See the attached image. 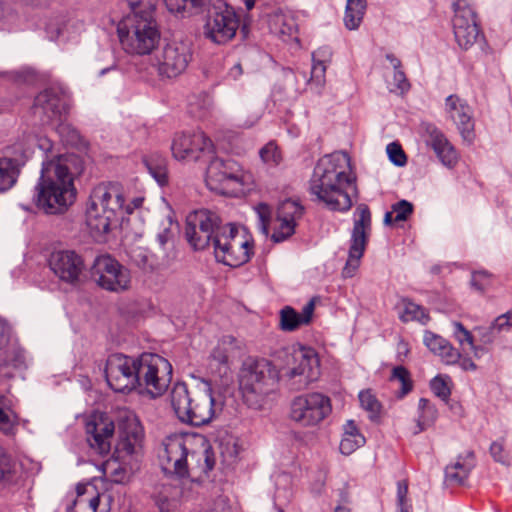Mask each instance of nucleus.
Instances as JSON below:
<instances>
[{
	"label": "nucleus",
	"mask_w": 512,
	"mask_h": 512,
	"mask_svg": "<svg viewBox=\"0 0 512 512\" xmlns=\"http://www.w3.org/2000/svg\"><path fill=\"white\" fill-rule=\"evenodd\" d=\"M314 309L313 300L309 301L300 313L290 306H285L280 311V328L283 331L291 332L303 325H308L312 320Z\"/></svg>",
	"instance_id": "obj_26"
},
{
	"label": "nucleus",
	"mask_w": 512,
	"mask_h": 512,
	"mask_svg": "<svg viewBox=\"0 0 512 512\" xmlns=\"http://www.w3.org/2000/svg\"><path fill=\"white\" fill-rule=\"evenodd\" d=\"M453 336L458 341L459 345L465 350L468 346L470 350L474 351L475 356H478L477 348L474 345L473 336L469 330H467L462 323L453 322Z\"/></svg>",
	"instance_id": "obj_41"
},
{
	"label": "nucleus",
	"mask_w": 512,
	"mask_h": 512,
	"mask_svg": "<svg viewBox=\"0 0 512 512\" xmlns=\"http://www.w3.org/2000/svg\"><path fill=\"white\" fill-rule=\"evenodd\" d=\"M418 410L419 415L416 420L417 429L414 431V434L425 431L434 425L438 417V410L436 406L426 398L419 399Z\"/></svg>",
	"instance_id": "obj_34"
},
{
	"label": "nucleus",
	"mask_w": 512,
	"mask_h": 512,
	"mask_svg": "<svg viewBox=\"0 0 512 512\" xmlns=\"http://www.w3.org/2000/svg\"><path fill=\"white\" fill-rule=\"evenodd\" d=\"M277 226L274 229V232L271 236L272 240L275 243L283 242L292 236L295 232L296 224L286 219H277Z\"/></svg>",
	"instance_id": "obj_47"
},
{
	"label": "nucleus",
	"mask_w": 512,
	"mask_h": 512,
	"mask_svg": "<svg viewBox=\"0 0 512 512\" xmlns=\"http://www.w3.org/2000/svg\"><path fill=\"white\" fill-rule=\"evenodd\" d=\"M251 181V174L231 158L212 157L206 169L207 187L222 195L238 197L245 193Z\"/></svg>",
	"instance_id": "obj_8"
},
{
	"label": "nucleus",
	"mask_w": 512,
	"mask_h": 512,
	"mask_svg": "<svg viewBox=\"0 0 512 512\" xmlns=\"http://www.w3.org/2000/svg\"><path fill=\"white\" fill-rule=\"evenodd\" d=\"M365 444V437L362 434L346 435L343 434L340 442V452L344 455H350L355 450Z\"/></svg>",
	"instance_id": "obj_46"
},
{
	"label": "nucleus",
	"mask_w": 512,
	"mask_h": 512,
	"mask_svg": "<svg viewBox=\"0 0 512 512\" xmlns=\"http://www.w3.org/2000/svg\"><path fill=\"white\" fill-rule=\"evenodd\" d=\"M401 306L402 311L399 314V318L404 323L417 321L422 325H426L431 319L427 309L408 298L401 299Z\"/></svg>",
	"instance_id": "obj_32"
},
{
	"label": "nucleus",
	"mask_w": 512,
	"mask_h": 512,
	"mask_svg": "<svg viewBox=\"0 0 512 512\" xmlns=\"http://www.w3.org/2000/svg\"><path fill=\"white\" fill-rule=\"evenodd\" d=\"M446 341L447 340L445 338L434 332L428 330L424 332L423 343L435 355L440 351L442 345H444Z\"/></svg>",
	"instance_id": "obj_53"
},
{
	"label": "nucleus",
	"mask_w": 512,
	"mask_h": 512,
	"mask_svg": "<svg viewBox=\"0 0 512 512\" xmlns=\"http://www.w3.org/2000/svg\"><path fill=\"white\" fill-rule=\"evenodd\" d=\"M204 26L205 36L217 44L234 38L239 28V17L233 7L222 0L213 1Z\"/></svg>",
	"instance_id": "obj_13"
},
{
	"label": "nucleus",
	"mask_w": 512,
	"mask_h": 512,
	"mask_svg": "<svg viewBox=\"0 0 512 512\" xmlns=\"http://www.w3.org/2000/svg\"><path fill=\"white\" fill-rule=\"evenodd\" d=\"M15 463L11 456L0 451V483H8L14 475Z\"/></svg>",
	"instance_id": "obj_49"
},
{
	"label": "nucleus",
	"mask_w": 512,
	"mask_h": 512,
	"mask_svg": "<svg viewBox=\"0 0 512 512\" xmlns=\"http://www.w3.org/2000/svg\"><path fill=\"white\" fill-rule=\"evenodd\" d=\"M133 15L129 16L124 26H119L118 35L123 49L129 54H150L159 43L160 32L152 12L141 11L139 3H130Z\"/></svg>",
	"instance_id": "obj_7"
},
{
	"label": "nucleus",
	"mask_w": 512,
	"mask_h": 512,
	"mask_svg": "<svg viewBox=\"0 0 512 512\" xmlns=\"http://www.w3.org/2000/svg\"><path fill=\"white\" fill-rule=\"evenodd\" d=\"M358 398L361 407L369 413V418L377 419L381 411V404L371 390L360 391Z\"/></svg>",
	"instance_id": "obj_39"
},
{
	"label": "nucleus",
	"mask_w": 512,
	"mask_h": 512,
	"mask_svg": "<svg viewBox=\"0 0 512 512\" xmlns=\"http://www.w3.org/2000/svg\"><path fill=\"white\" fill-rule=\"evenodd\" d=\"M29 147H38L41 151L45 153V158L43 162L47 159H52L54 156H61V154H53V143L46 136L40 135H32L29 137ZM63 158L68 161V158L65 155H62Z\"/></svg>",
	"instance_id": "obj_44"
},
{
	"label": "nucleus",
	"mask_w": 512,
	"mask_h": 512,
	"mask_svg": "<svg viewBox=\"0 0 512 512\" xmlns=\"http://www.w3.org/2000/svg\"><path fill=\"white\" fill-rule=\"evenodd\" d=\"M19 170L12 158H0V193L11 189L17 181Z\"/></svg>",
	"instance_id": "obj_35"
},
{
	"label": "nucleus",
	"mask_w": 512,
	"mask_h": 512,
	"mask_svg": "<svg viewBox=\"0 0 512 512\" xmlns=\"http://www.w3.org/2000/svg\"><path fill=\"white\" fill-rule=\"evenodd\" d=\"M108 385L116 392H130L138 387L157 397L162 395L172 378L168 360L154 353H142L135 358L121 353L108 357L105 367Z\"/></svg>",
	"instance_id": "obj_1"
},
{
	"label": "nucleus",
	"mask_w": 512,
	"mask_h": 512,
	"mask_svg": "<svg viewBox=\"0 0 512 512\" xmlns=\"http://www.w3.org/2000/svg\"><path fill=\"white\" fill-rule=\"evenodd\" d=\"M413 213V204L407 200H400L392 206L391 212H386L384 216L385 224L406 221Z\"/></svg>",
	"instance_id": "obj_36"
},
{
	"label": "nucleus",
	"mask_w": 512,
	"mask_h": 512,
	"mask_svg": "<svg viewBox=\"0 0 512 512\" xmlns=\"http://www.w3.org/2000/svg\"><path fill=\"white\" fill-rule=\"evenodd\" d=\"M332 411L331 400L319 392H310L295 397L290 405V417L304 427L321 423Z\"/></svg>",
	"instance_id": "obj_14"
},
{
	"label": "nucleus",
	"mask_w": 512,
	"mask_h": 512,
	"mask_svg": "<svg viewBox=\"0 0 512 512\" xmlns=\"http://www.w3.org/2000/svg\"><path fill=\"white\" fill-rule=\"evenodd\" d=\"M143 428L135 419H128L120 431L119 441L114 454L121 459L126 457H137L142 451Z\"/></svg>",
	"instance_id": "obj_23"
},
{
	"label": "nucleus",
	"mask_w": 512,
	"mask_h": 512,
	"mask_svg": "<svg viewBox=\"0 0 512 512\" xmlns=\"http://www.w3.org/2000/svg\"><path fill=\"white\" fill-rule=\"evenodd\" d=\"M171 151L177 160L196 161L202 156H212L214 145L202 131L176 134L173 138Z\"/></svg>",
	"instance_id": "obj_19"
},
{
	"label": "nucleus",
	"mask_w": 512,
	"mask_h": 512,
	"mask_svg": "<svg viewBox=\"0 0 512 512\" xmlns=\"http://www.w3.org/2000/svg\"><path fill=\"white\" fill-rule=\"evenodd\" d=\"M48 265L56 277L71 285L80 282L86 268L83 257L74 250L53 251Z\"/></svg>",
	"instance_id": "obj_20"
},
{
	"label": "nucleus",
	"mask_w": 512,
	"mask_h": 512,
	"mask_svg": "<svg viewBox=\"0 0 512 512\" xmlns=\"http://www.w3.org/2000/svg\"><path fill=\"white\" fill-rule=\"evenodd\" d=\"M113 432L114 424L111 421H89L86 424L87 441L90 447L101 455L110 451V439Z\"/></svg>",
	"instance_id": "obj_25"
},
{
	"label": "nucleus",
	"mask_w": 512,
	"mask_h": 512,
	"mask_svg": "<svg viewBox=\"0 0 512 512\" xmlns=\"http://www.w3.org/2000/svg\"><path fill=\"white\" fill-rule=\"evenodd\" d=\"M275 383V371L268 360H249L243 364L239 386L249 407H261L264 397L273 390Z\"/></svg>",
	"instance_id": "obj_9"
},
{
	"label": "nucleus",
	"mask_w": 512,
	"mask_h": 512,
	"mask_svg": "<svg viewBox=\"0 0 512 512\" xmlns=\"http://www.w3.org/2000/svg\"><path fill=\"white\" fill-rule=\"evenodd\" d=\"M213 248L216 260L230 267L247 263L254 254L251 236L231 223L215 235Z\"/></svg>",
	"instance_id": "obj_10"
},
{
	"label": "nucleus",
	"mask_w": 512,
	"mask_h": 512,
	"mask_svg": "<svg viewBox=\"0 0 512 512\" xmlns=\"http://www.w3.org/2000/svg\"><path fill=\"white\" fill-rule=\"evenodd\" d=\"M11 405V400L0 394V431L6 435L14 434L19 424V417L12 410Z\"/></svg>",
	"instance_id": "obj_33"
},
{
	"label": "nucleus",
	"mask_w": 512,
	"mask_h": 512,
	"mask_svg": "<svg viewBox=\"0 0 512 512\" xmlns=\"http://www.w3.org/2000/svg\"><path fill=\"white\" fill-rule=\"evenodd\" d=\"M99 492L91 484H78L76 498L67 507V512H99Z\"/></svg>",
	"instance_id": "obj_27"
},
{
	"label": "nucleus",
	"mask_w": 512,
	"mask_h": 512,
	"mask_svg": "<svg viewBox=\"0 0 512 512\" xmlns=\"http://www.w3.org/2000/svg\"><path fill=\"white\" fill-rule=\"evenodd\" d=\"M10 337L9 325L0 318V349L8 342Z\"/></svg>",
	"instance_id": "obj_64"
},
{
	"label": "nucleus",
	"mask_w": 512,
	"mask_h": 512,
	"mask_svg": "<svg viewBox=\"0 0 512 512\" xmlns=\"http://www.w3.org/2000/svg\"><path fill=\"white\" fill-rule=\"evenodd\" d=\"M240 452V446L236 438L228 436L219 441V453L223 462L232 464L236 461Z\"/></svg>",
	"instance_id": "obj_38"
},
{
	"label": "nucleus",
	"mask_w": 512,
	"mask_h": 512,
	"mask_svg": "<svg viewBox=\"0 0 512 512\" xmlns=\"http://www.w3.org/2000/svg\"><path fill=\"white\" fill-rule=\"evenodd\" d=\"M492 274L488 271L480 270L472 273L471 285L480 293H484L487 288L491 285Z\"/></svg>",
	"instance_id": "obj_50"
},
{
	"label": "nucleus",
	"mask_w": 512,
	"mask_h": 512,
	"mask_svg": "<svg viewBox=\"0 0 512 512\" xmlns=\"http://www.w3.org/2000/svg\"><path fill=\"white\" fill-rule=\"evenodd\" d=\"M425 133L426 144L433 149L440 162L448 168H454L458 163L459 155L445 134L431 124L426 125Z\"/></svg>",
	"instance_id": "obj_24"
},
{
	"label": "nucleus",
	"mask_w": 512,
	"mask_h": 512,
	"mask_svg": "<svg viewBox=\"0 0 512 512\" xmlns=\"http://www.w3.org/2000/svg\"><path fill=\"white\" fill-rule=\"evenodd\" d=\"M123 188L116 182L96 185L87 200L85 223L96 241L104 240L123 214Z\"/></svg>",
	"instance_id": "obj_5"
},
{
	"label": "nucleus",
	"mask_w": 512,
	"mask_h": 512,
	"mask_svg": "<svg viewBox=\"0 0 512 512\" xmlns=\"http://www.w3.org/2000/svg\"><path fill=\"white\" fill-rule=\"evenodd\" d=\"M327 64L313 61L311 69V79L318 84L322 83L325 78Z\"/></svg>",
	"instance_id": "obj_61"
},
{
	"label": "nucleus",
	"mask_w": 512,
	"mask_h": 512,
	"mask_svg": "<svg viewBox=\"0 0 512 512\" xmlns=\"http://www.w3.org/2000/svg\"><path fill=\"white\" fill-rule=\"evenodd\" d=\"M408 482L406 480L397 483V504L410 503L408 499Z\"/></svg>",
	"instance_id": "obj_63"
},
{
	"label": "nucleus",
	"mask_w": 512,
	"mask_h": 512,
	"mask_svg": "<svg viewBox=\"0 0 512 512\" xmlns=\"http://www.w3.org/2000/svg\"><path fill=\"white\" fill-rule=\"evenodd\" d=\"M56 132L61 138V141L70 146H76L81 141L79 132L69 123L61 122L56 127Z\"/></svg>",
	"instance_id": "obj_43"
},
{
	"label": "nucleus",
	"mask_w": 512,
	"mask_h": 512,
	"mask_svg": "<svg viewBox=\"0 0 512 512\" xmlns=\"http://www.w3.org/2000/svg\"><path fill=\"white\" fill-rule=\"evenodd\" d=\"M410 89V83L406 78L405 73L400 69L394 70L393 75V88L391 91L405 93Z\"/></svg>",
	"instance_id": "obj_57"
},
{
	"label": "nucleus",
	"mask_w": 512,
	"mask_h": 512,
	"mask_svg": "<svg viewBox=\"0 0 512 512\" xmlns=\"http://www.w3.org/2000/svg\"><path fill=\"white\" fill-rule=\"evenodd\" d=\"M191 44L173 40L166 43L156 54V67L160 77L175 78L182 74L192 59Z\"/></svg>",
	"instance_id": "obj_18"
},
{
	"label": "nucleus",
	"mask_w": 512,
	"mask_h": 512,
	"mask_svg": "<svg viewBox=\"0 0 512 512\" xmlns=\"http://www.w3.org/2000/svg\"><path fill=\"white\" fill-rule=\"evenodd\" d=\"M332 57V51L328 46L318 48L312 53V60L320 63L327 64Z\"/></svg>",
	"instance_id": "obj_62"
},
{
	"label": "nucleus",
	"mask_w": 512,
	"mask_h": 512,
	"mask_svg": "<svg viewBox=\"0 0 512 512\" xmlns=\"http://www.w3.org/2000/svg\"><path fill=\"white\" fill-rule=\"evenodd\" d=\"M261 160L269 165H278L282 159L281 152L275 142L270 141L259 151Z\"/></svg>",
	"instance_id": "obj_48"
},
{
	"label": "nucleus",
	"mask_w": 512,
	"mask_h": 512,
	"mask_svg": "<svg viewBox=\"0 0 512 512\" xmlns=\"http://www.w3.org/2000/svg\"><path fill=\"white\" fill-rule=\"evenodd\" d=\"M304 208L296 201L287 199L281 202L277 208V219H286L296 224L303 215Z\"/></svg>",
	"instance_id": "obj_37"
},
{
	"label": "nucleus",
	"mask_w": 512,
	"mask_h": 512,
	"mask_svg": "<svg viewBox=\"0 0 512 512\" xmlns=\"http://www.w3.org/2000/svg\"><path fill=\"white\" fill-rule=\"evenodd\" d=\"M490 454L496 462L501 464L508 463V456L504 451L503 442L494 441L490 446Z\"/></svg>",
	"instance_id": "obj_58"
},
{
	"label": "nucleus",
	"mask_w": 512,
	"mask_h": 512,
	"mask_svg": "<svg viewBox=\"0 0 512 512\" xmlns=\"http://www.w3.org/2000/svg\"><path fill=\"white\" fill-rule=\"evenodd\" d=\"M35 135L34 132H23V134L17 139L13 145V151L15 154H19L22 157H28L35 147H29V137Z\"/></svg>",
	"instance_id": "obj_54"
},
{
	"label": "nucleus",
	"mask_w": 512,
	"mask_h": 512,
	"mask_svg": "<svg viewBox=\"0 0 512 512\" xmlns=\"http://www.w3.org/2000/svg\"><path fill=\"white\" fill-rule=\"evenodd\" d=\"M63 110L62 97L59 90L47 88L34 99L31 114L34 124L48 125L61 117Z\"/></svg>",
	"instance_id": "obj_21"
},
{
	"label": "nucleus",
	"mask_w": 512,
	"mask_h": 512,
	"mask_svg": "<svg viewBox=\"0 0 512 512\" xmlns=\"http://www.w3.org/2000/svg\"><path fill=\"white\" fill-rule=\"evenodd\" d=\"M91 277L99 287L110 292L121 293L131 287L129 269L110 255L96 257L91 267Z\"/></svg>",
	"instance_id": "obj_16"
},
{
	"label": "nucleus",
	"mask_w": 512,
	"mask_h": 512,
	"mask_svg": "<svg viewBox=\"0 0 512 512\" xmlns=\"http://www.w3.org/2000/svg\"><path fill=\"white\" fill-rule=\"evenodd\" d=\"M224 225L216 212L201 209L190 213L186 219L185 235L195 250L214 245L215 235Z\"/></svg>",
	"instance_id": "obj_15"
},
{
	"label": "nucleus",
	"mask_w": 512,
	"mask_h": 512,
	"mask_svg": "<svg viewBox=\"0 0 512 512\" xmlns=\"http://www.w3.org/2000/svg\"><path fill=\"white\" fill-rule=\"evenodd\" d=\"M350 157L346 152H334L320 158L309 182V191L333 211H348L352 206L347 188L353 179Z\"/></svg>",
	"instance_id": "obj_3"
},
{
	"label": "nucleus",
	"mask_w": 512,
	"mask_h": 512,
	"mask_svg": "<svg viewBox=\"0 0 512 512\" xmlns=\"http://www.w3.org/2000/svg\"><path fill=\"white\" fill-rule=\"evenodd\" d=\"M125 459L115 455L103 464V473L105 477L114 484H124L129 481L132 469L128 467Z\"/></svg>",
	"instance_id": "obj_31"
},
{
	"label": "nucleus",
	"mask_w": 512,
	"mask_h": 512,
	"mask_svg": "<svg viewBox=\"0 0 512 512\" xmlns=\"http://www.w3.org/2000/svg\"><path fill=\"white\" fill-rule=\"evenodd\" d=\"M474 467V452L467 451L464 455H459L455 463L445 468L446 479L455 484L462 485Z\"/></svg>",
	"instance_id": "obj_29"
},
{
	"label": "nucleus",
	"mask_w": 512,
	"mask_h": 512,
	"mask_svg": "<svg viewBox=\"0 0 512 512\" xmlns=\"http://www.w3.org/2000/svg\"><path fill=\"white\" fill-rule=\"evenodd\" d=\"M445 109L449 118L456 125L462 139L472 143L475 138L472 108L457 95H449L445 100Z\"/></svg>",
	"instance_id": "obj_22"
},
{
	"label": "nucleus",
	"mask_w": 512,
	"mask_h": 512,
	"mask_svg": "<svg viewBox=\"0 0 512 512\" xmlns=\"http://www.w3.org/2000/svg\"><path fill=\"white\" fill-rule=\"evenodd\" d=\"M225 341L223 343H219L211 352L210 355V365L214 364L220 370L221 367L226 368L228 363V353L227 349L224 347Z\"/></svg>",
	"instance_id": "obj_52"
},
{
	"label": "nucleus",
	"mask_w": 512,
	"mask_h": 512,
	"mask_svg": "<svg viewBox=\"0 0 512 512\" xmlns=\"http://www.w3.org/2000/svg\"><path fill=\"white\" fill-rule=\"evenodd\" d=\"M76 193L74 179L65 158L54 156L42 162L35 195L39 209L46 214H62L74 203Z\"/></svg>",
	"instance_id": "obj_4"
},
{
	"label": "nucleus",
	"mask_w": 512,
	"mask_h": 512,
	"mask_svg": "<svg viewBox=\"0 0 512 512\" xmlns=\"http://www.w3.org/2000/svg\"><path fill=\"white\" fill-rule=\"evenodd\" d=\"M354 217L348 258L342 270L344 278H351L355 275L365 253L372 230L371 212L368 205L359 204L354 212Z\"/></svg>",
	"instance_id": "obj_11"
},
{
	"label": "nucleus",
	"mask_w": 512,
	"mask_h": 512,
	"mask_svg": "<svg viewBox=\"0 0 512 512\" xmlns=\"http://www.w3.org/2000/svg\"><path fill=\"white\" fill-rule=\"evenodd\" d=\"M162 471L178 479L208 474L215 466L214 453L205 437L173 434L167 436L158 452Z\"/></svg>",
	"instance_id": "obj_2"
},
{
	"label": "nucleus",
	"mask_w": 512,
	"mask_h": 512,
	"mask_svg": "<svg viewBox=\"0 0 512 512\" xmlns=\"http://www.w3.org/2000/svg\"><path fill=\"white\" fill-rule=\"evenodd\" d=\"M450 381L448 375H437L430 381V389L441 400L448 401L451 395Z\"/></svg>",
	"instance_id": "obj_42"
},
{
	"label": "nucleus",
	"mask_w": 512,
	"mask_h": 512,
	"mask_svg": "<svg viewBox=\"0 0 512 512\" xmlns=\"http://www.w3.org/2000/svg\"><path fill=\"white\" fill-rule=\"evenodd\" d=\"M145 163L150 174L159 185L163 186L168 182L166 161L164 158H160L157 163H153V158L151 157L146 159Z\"/></svg>",
	"instance_id": "obj_45"
},
{
	"label": "nucleus",
	"mask_w": 512,
	"mask_h": 512,
	"mask_svg": "<svg viewBox=\"0 0 512 512\" xmlns=\"http://www.w3.org/2000/svg\"><path fill=\"white\" fill-rule=\"evenodd\" d=\"M439 356L447 365H453L459 362L461 354L460 352L452 346L449 341H446L444 345H442L440 351L436 354Z\"/></svg>",
	"instance_id": "obj_51"
},
{
	"label": "nucleus",
	"mask_w": 512,
	"mask_h": 512,
	"mask_svg": "<svg viewBox=\"0 0 512 512\" xmlns=\"http://www.w3.org/2000/svg\"><path fill=\"white\" fill-rule=\"evenodd\" d=\"M364 14L359 13L358 11H349L348 8L345 10V16H344V23L345 26L350 29L354 30L357 29L362 22Z\"/></svg>",
	"instance_id": "obj_59"
},
{
	"label": "nucleus",
	"mask_w": 512,
	"mask_h": 512,
	"mask_svg": "<svg viewBox=\"0 0 512 512\" xmlns=\"http://www.w3.org/2000/svg\"><path fill=\"white\" fill-rule=\"evenodd\" d=\"M255 210L259 217L260 228L263 231V233L267 234L271 218V208L269 205L265 203H259L256 206Z\"/></svg>",
	"instance_id": "obj_56"
},
{
	"label": "nucleus",
	"mask_w": 512,
	"mask_h": 512,
	"mask_svg": "<svg viewBox=\"0 0 512 512\" xmlns=\"http://www.w3.org/2000/svg\"><path fill=\"white\" fill-rule=\"evenodd\" d=\"M390 380L394 381L397 380L401 383L400 391H399V397H404L408 393H410L413 389V381L411 379V374L409 370L402 366H396L393 368Z\"/></svg>",
	"instance_id": "obj_40"
},
{
	"label": "nucleus",
	"mask_w": 512,
	"mask_h": 512,
	"mask_svg": "<svg viewBox=\"0 0 512 512\" xmlns=\"http://www.w3.org/2000/svg\"><path fill=\"white\" fill-rule=\"evenodd\" d=\"M170 401L178 419L193 426L210 423L222 411V404L217 403L207 382L192 388H188L184 382L175 383L170 392Z\"/></svg>",
	"instance_id": "obj_6"
},
{
	"label": "nucleus",
	"mask_w": 512,
	"mask_h": 512,
	"mask_svg": "<svg viewBox=\"0 0 512 512\" xmlns=\"http://www.w3.org/2000/svg\"><path fill=\"white\" fill-rule=\"evenodd\" d=\"M386 151L390 161L396 166H403L406 164L407 157L400 144L395 142L390 143L387 145Z\"/></svg>",
	"instance_id": "obj_55"
},
{
	"label": "nucleus",
	"mask_w": 512,
	"mask_h": 512,
	"mask_svg": "<svg viewBox=\"0 0 512 512\" xmlns=\"http://www.w3.org/2000/svg\"><path fill=\"white\" fill-rule=\"evenodd\" d=\"M269 29L273 34L281 37H296L298 25L294 15L289 11H275L269 15Z\"/></svg>",
	"instance_id": "obj_28"
},
{
	"label": "nucleus",
	"mask_w": 512,
	"mask_h": 512,
	"mask_svg": "<svg viewBox=\"0 0 512 512\" xmlns=\"http://www.w3.org/2000/svg\"><path fill=\"white\" fill-rule=\"evenodd\" d=\"M213 0H164L167 10L182 16L197 15L209 9Z\"/></svg>",
	"instance_id": "obj_30"
},
{
	"label": "nucleus",
	"mask_w": 512,
	"mask_h": 512,
	"mask_svg": "<svg viewBox=\"0 0 512 512\" xmlns=\"http://www.w3.org/2000/svg\"><path fill=\"white\" fill-rule=\"evenodd\" d=\"M99 499V512H110L113 509L115 499L108 489L103 493H99Z\"/></svg>",
	"instance_id": "obj_60"
},
{
	"label": "nucleus",
	"mask_w": 512,
	"mask_h": 512,
	"mask_svg": "<svg viewBox=\"0 0 512 512\" xmlns=\"http://www.w3.org/2000/svg\"><path fill=\"white\" fill-rule=\"evenodd\" d=\"M453 7V33L458 46L467 51L473 45L485 42L471 0H456Z\"/></svg>",
	"instance_id": "obj_12"
},
{
	"label": "nucleus",
	"mask_w": 512,
	"mask_h": 512,
	"mask_svg": "<svg viewBox=\"0 0 512 512\" xmlns=\"http://www.w3.org/2000/svg\"><path fill=\"white\" fill-rule=\"evenodd\" d=\"M320 373V359L314 348L299 346L293 349L285 376L294 381L296 389H304L317 381Z\"/></svg>",
	"instance_id": "obj_17"
}]
</instances>
